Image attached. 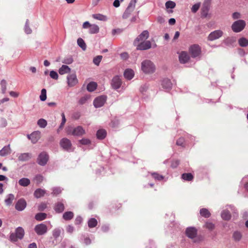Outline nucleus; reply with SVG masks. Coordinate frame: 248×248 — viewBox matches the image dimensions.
I'll list each match as a JSON object with an SVG mask.
<instances>
[{"label":"nucleus","mask_w":248,"mask_h":248,"mask_svg":"<svg viewBox=\"0 0 248 248\" xmlns=\"http://www.w3.org/2000/svg\"><path fill=\"white\" fill-rule=\"evenodd\" d=\"M66 232L69 233H72L74 231V228L73 226L69 225L66 227Z\"/></svg>","instance_id":"nucleus-64"},{"label":"nucleus","mask_w":248,"mask_h":248,"mask_svg":"<svg viewBox=\"0 0 248 248\" xmlns=\"http://www.w3.org/2000/svg\"><path fill=\"white\" fill-rule=\"evenodd\" d=\"M99 31V27L95 24H93L90 26L89 31L91 34H94L98 32Z\"/></svg>","instance_id":"nucleus-31"},{"label":"nucleus","mask_w":248,"mask_h":248,"mask_svg":"<svg viewBox=\"0 0 248 248\" xmlns=\"http://www.w3.org/2000/svg\"><path fill=\"white\" fill-rule=\"evenodd\" d=\"M242 233L239 231H235L232 234V238L236 242H239L242 238Z\"/></svg>","instance_id":"nucleus-19"},{"label":"nucleus","mask_w":248,"mask_h":248,"mask_svg":"<svg viewBox=\"0 0 248 248\" xmlns=\"http://www.w3.org/2000/svg\"><path fill=\"white\" fill-rule=\"evenodd\" d=\"M205 226L206 228H207L208 229H209L210 230H212L215 228L214 224L211 222L206 223Z\"/></svg>","instance_id":"nucleus-58"},{"label":"nucleus","mask_w":248,"mask_h":248,"mask_svg":"<svg viewBox=\"0 0 248 248\" xmlns=\"http://www.w3.org/2000/svg\"><path fill=\"white\" fill-rule=\"evenodd\" d=\"M67 133L68 135H72L75 136H81L85 133V131L81 126H78L76 127L70 126L67 129Z\"/></svg>","instance_id":"nucleus-3"},{"label":"nucleus","mask_w":248,"mask_h":248,"mask_svg":"<svg viewBox=\"0 0 248 248\" xmlns=\"http://www.w3.org/2000/svg\"><path fill=\"white\" fill-rule=\"evenodd\" d=\"M67 84L69 87H73L76 85L78 82L76 74H72L67 77Z\"/></svg>","instance_id":"nucleus-13"},{"label":"nucleus","mask_w":248,"mask_h":248,"mask_svg":"<svg viewBox=\"0 0 248 248\" xmlns=\"http://www.w3.org/2000/svg\"><path fill=\"white\" fill-rule=\"evenodd\" d=\"M236 41L234 37H228L223 41L224 43L227 46H230L232 45Z\"/></svg>","instance_id":"nucleus-37"},{"label":"nucleus","mask_w":248,"mask_h":248,"mask_svg":"<svg viewBox=\"0 0 248 248\" xmlns=\"http://www.w3.org/2000/svg\"><path fill=\"white\" fill-rule=\"evenodd\" d=\"M25 232L24 229L21 227H17L15 231V233H11L10 235V240L16 242L18 239H22L24 236Z\"/></svg>","instance_id":"nucleus-2"},{"label":"nucleus","mask_w":248,"mask_h":248,"mask_svg":"<svg viewBox=\"0 0 248 248\" xmlns=\"http://www.w3.org/2000/svg\"><path fill=\"white\" fill-rule=\"evenodd\" d=\"M54 209L56 212L61 213L64 210V205L61 202H58L56 204Z\"/></svg>","instance_id":"nucleus-34"},{"label":"nucleus","mask_w":248,"mask_h":248,"mask_svg":"<svg viewBox=\"0 0 248 248\" xmlns=\"http://www.w3.org/2000/svg\"><path fill=\"white\" fill-rule=\"evenodd\" d=\"M133 10L128 6L123 15V18L124 19L128 18Z\"/></svg>","instance_id":"nucleus-43"},{"label":"nucleus","mask_w":248,"mask_h":248,"mask_svg":"<svg viewBox=\"0 0 248 248\" xmlns=\"http://www.w3.org/2000/svg\"><path fill=\"white\" fill-rule=\"evenodd\" d=\"M155 64L151 60H145L141 62V70L145 74H152L155 72Z\"/></svg>","instance_id":"nucleus-1"},{"label":"nucleus","mask_w":248,"mask_h":248,"mask_svg":"<svg viewBox=\"0 0 248 248\" xmlns=\"http://www.w3.org/2000/svg\"><path fill=\"white\" fill-rule=\"evenodd\" d=\"M11 153L10 145L5 146L0 150V156H4Z\"/></svg>","instance_id":"nucleus-23"},{"label":"nucleus","mask_w":248,"mask_h":248,"mask_svg":"<svg viewBox=\"0 0 248 248\" xmlns=\"http://www.w3.org/2000/svg\"><path fill=\"white\" fill-rule=\"evenodd\" d=\"M134 45L136 46L137 50H144L151 47V43L150 41H142L140 42H134Z\"/></svg>","instance_id":"nucleus-5"},{"label":"nucleus","mask_w":248,"mask_h":248,"mask_svg":"<svg viewBox=\"0 0 248 248\" xmlns=\"http://www.w3.org/2000/svg\"><path fill=\"white\" fill-rule=\"evenodd\" d=\"M61 233V230L60 228H56L53 230L52 234L53 237L57 239L58 238Z\"/></svg>","instance_id":"nucleus-46"},{"label":"nucleus","mask_w":248,"mask_h":248,"mask_svg":"<svg viewBox=\"0 0 248 248\" xmlns=\"http://www.w3.org/2000/svg\"><path fill=\"white\" fill-rule=\"evenodd\" d=\"M107 135L106 131L104 129L98 130L96 133V136L98 139L102 140L104 139Z\"/></svg>","instance_id":"nucleus-27"},{"label":"nucleus","mask_w":248,"mask_h":248,"mask_svg":"<svg viewBox=\"0 0 248 248\" xmlns=\"http://www.w3.org/2000/svg\"><path fill=\"white\" fill-rule=\"evenodd\" d=\"M47 207L46 204L45 203H41L38 206V210L40 211H44Z\"/></svg>","instance_id":"nucleus-62"},{"label":"nucleus","mask_w":248,"mask_h":248,"mask_svg":"<svg viewBox=\"0 0 248 248\" xmlns=\"http://www.w3.org/2000/svg\"><path fill=\"white\" fill-rule=\"evenodd\" d=\"M200 6V3H196L194 4L191 8V11L194 13H196L197 11L199 10Z\"/></svg>","instance_id":"nucleus-56"},{"label":"nucleus","mask_w":248,"mask_h":248,"mask_svg":"<svg viewBox=\"0 0 248 248\" xmlns=\"http://www.w3.org/2000/svg\"><path fill=\"white\" fill-rule=\"evenodd\" d=\"M34 179L36 182V183L39 184L43 182L44 177L41 175H37L35 177Z\"/></svg>","instance_id":"nucleus-53"},{"label":"nucleus","mask_w":248,"mask_h":248,"mask_svg":"<svg viewBox=\"0 0 248 248\" xmlns=\"http://www.w3.org/2000/svg\"><path fill=\"white\" fill-rule=\"evenodd\" d=\"M7 82L5 79H2L0 81V87H1V93L2 94H5L7 90Z\"/></svg>","instance_id":"nucleus-38"},{"label":"nucleus","mask_w":248,"mask_h":248,"mask_svg":"<svg viewBox=\"0 0 248 248\" xmlns=\"http://www.w3.org/2000/svg\"><path fill=\"white\" fill-rule=\"evenodd\" d=\"M7 125V121L4 117L0 118V127H5Z\"/></svg>","instance_id":"nucleus-50"},{"label":"nucleus","mask_w":248,"mask_h":248,"mask_svg":"<svg viewBox=\"0 0 248 248\" xmlns=\"http://www.w3.org/2000/svg\"><path fill=\"white\" fill-rule=\"evenodd\" d=\"M238 43L242 47H246L248 46V40L246 38L242 37L239 39Z\"/></svg>","instance_id":"nucleus-40"},{"label":"nucleus","mask_w":248,"mask_h":248,"mask_svg":"<svg viewBox=\"0 0 248 248\" xmlns=\"http://www.w3.org/2000/svg\"><path fill=\"white\" fill-rule=\"evenodd\" d=\"M149 37V32L147 31H143L135 40L134 42L145 41Z\"/></svg>","instance_id":"nucleus-17"},{"label":"nucleus","mask_w":248,"mask_h":248,"mask_svg":"<svg viewBox=\"0 0 248 248\" xmlns=\"http://www.w3.org/2000/svg\"><path fill=\"white\" fill-rule=\"evenodd\" d=\"M52 194L54 195H57L61 193L62 189L60 187H54L52 189Z\"/></svg>","instance_id":"nucleus-55"},{"label":"nucleus","mask_w":248,"mask_h":248,"mask_svg":"<svg viewBox=\"0 0 248 248\" xmlns=\"http://www.w3.org/2000/svg\"><path fill=\"white\" fill-rule=\"evenodd\" d=\"M209 11V8L208 7H203L202 9V16L203 17H206L208 16V13Z\"/></svg>","instance_id":"nucleus-48"},{"label":"nucleus","mask_w":248,"mask_h":248,"mask_svg":"<svg viewBox=\"0 0 248 248\" xmlns=\"http://www.w3.org/2000/svg\"><path fill=\"white\" fill-rule=\"evenodd\" d=\"M95 19L100 21H107V17L106 16L100 14H95L92 16Z\"/></svg>","instance_id":"nucleus-30"},{"label":"nucleus","mask_w":248,"mask_h":248,"mask_svg":"<svg viewBox=\"0 0 248 248\" xmlns=\"http://www.w3.org/2000/svg\"><path fill=\"white\" fill-rule=\"evenodd\" d=\"M50 77L53 78V79H57L58 78V75L57 74V73L54 71H51L50 72Z\"/></svg>","instance_id":"nucleus-57"},{"label":"nucleus","mask_w":248,"mask_h":248,"mask_svg":"<svg viewBox=\"0 0 248 248\" xmlns=\"http://www.w3.org/2000/svg\"><path fill=\"white\" fill-rule=\"evenodd\" d=\"M27 203L25 200L21 199L19 200L16 204V209L18 211H22L26 207Z\"/></svg>","instance_id":"nucleus-16"},{"label":"nucleus","mask_w":248,"mask_h":248,"mask_svg":"<svg viewBox=\"0 0 248 248\" xmlns=\"http://www.w3.org/2000/svg\"><path fill=\"white\" fill-rule=\"evenodd\" d=\"M39 97L42 101H45L46 99V91L45 89H43L41 90Z\"/></svg>","instance_id":"nucleus-47"},{"label":"nucleus","mask_w":248,"mask_h":248,"mask_svg":"<svg viewBox=\"0 0 248 248\" xmlns=\"http://www.w3.org/2000/svg\"><path fill=\"white\" fill-rule=\"evenodd\" d=\"M179 59L181 63H185L189 60V56L186 52L183 51L180 54Z\"/></svg>","instance_id":"nucleus-18"},{"label":"nucleus","mask_w":248,"mask_h":248,"mask_svg":"<svg viewBox=\"0 0 248 248\" xmlns=\"http://www.w3.org/2000/svg\"><path fill=\"white\" fill-rule=\"evenodd\" d=\"M189 50L191 56L193 58H196L199 56L201 53L200 47L197 45H193L191 46L190 47Z\"/></svg>","instance_id":"nucleus-10"},{"label":"nucleus","mask_w":248,"mask_h":248,"mask_svg":"<svg viewBox=\"0 0 248 248\" xmlns=\"http://www.w3.org/2000/svg\"><path fill=\"white\" fill-rule=\"evenodd\" d=\"M97 87V84L95 82H90L87 86V89L89 92H93L94 91Z\"/></svg>","instance_id":"nucleus-32"},{"label":"nucleus","mask_w":248,"mask_h":248,"mask_svg":"<svg viewBox=\"0 0 248 248\" xmlns=\"http://www.w3.org/2000/svg\"><path fill=\"white\" fill-rule=\"evenodd\" d=\"M152 177L156 181H161L164 179V176L156 172L151 173Z\"/></svg>","instance_id":"nucleus-45"},{"label":"nucleus","mask_w":248,"mask_h":248,"mask_svg":"<svg viewBox=\"0 0 248 248\" xmlns=\"http://www.w3.org/2000/svg\"><path fill=\"white\" fill-rule=\"evenodd\" d=\"M25 31L27 34H30L31 33L32 31L29 26V20L27 19L26 24L25 25Z\"/></svg>","instance_id":"nucleus-51"},{"label":"nucleus","mask_w":248,"mask_h":248,"mask_svg":"<svg viewBox=\"0 0 248 248\" xmlns=\"http://www.w3.org/2000/svg\"><path fill=\"white\" fill-rule=\"evenodd\" d=\"M48 160V155L46 153L43 152L39 154L37 158V163L41 166H45Z\"/></svg>","instance_id":"nucleus-6"},{"label":"nucleus","mask_w":248,"mask_h":248,"mask_svg":"<svg viewBox=\"0 0 248 248\" xmlns=\"http://www.w3.org/2000/svg\"><path fill=\"white\" fill-rule=\"evenodd\" d=\"M14 199V195L12 194H9L6 196L5 199V203L7 205H10L12 204Z\"/></svg>","instance_id":"nucleus-28"},{"label":"nucleus","mask_w":248,"mask_h":248,"mask_svg":"<svg viewBox=\"0 0 248 248\" xmlns=\"http://www.w3.org/2000/svg\"><path fill=\"white\" fill-rule=\"evenodd\" d=\"M29 139L31 140L33 143H36L41 137V132L39 131H36L30 135L27 136Z\"/></svg>","instance_id":"nucleus-12"},{"label":"nucleus","mask_w":248,"mask_h":248,"mask_svg":"<svg viewBox=\"0 0 248 248\" xmlns=\"http://www.w3.org/2000/svg\"><path fill=\"white\" fill-rule=\"evenodd\" d=\"M137 0H131L128 5V7L131 8L132 10H134Z\"/></svg>","instance_id":"nucleus-60"},{"label":"nucleus","mask_w":248,"mask_h":248,"mask_svg":"<svg viewBox=\"0 0 248 248\" xmlns=\"http://www.w3.org/2000/svg\"><path fill=\"white\" fill-rule=\"evenodd\" d=\"M47 122L44 119H40L37 121L38 125L41 128H45L47 125Z\"/></svg>","instance_id":"nucleus-44"},{"label":"nucleus","mask_w":248,"mask_h":248,"mask_svg":"<svg viewBox=\"0 0 248 248\" xmlns=\"http://www.w3.org/2000/svg\"><path fill=\"white\" fill-rule=\"evenodd\" d=\"M197 232L196 228L192 227L187 228L186 231L187 236L191 239H193L196 237Z\"/></svg>","instance_id":"nucleus-15"},{"label":"nucleus","mask_w":248,"mask_h":248,"mask_svg":"<svg viewBox=\"0 0 248 248\" xmlns=\"http://www.w3.org/2000/svg\"><path fill=\"white\" fill-rule=\"evenodd\" d=\"M46 193V191L41 188L37 189L34 193V195L36 198H39L43 196Z\"/></svg>","instance_id":"nucleus-26"},{"label":"nucleus","mask_w":248,"mask_h":248,"mask_svg":"<svg viewBox=\"0 0 248 248\" xmlns=\"http://www.w3.org/2000/svg\"><path fill=\"white\" fill-rule=\"evenodd\" d=\"M172 85L171 81L168 78L164 79L162 81V87L165 89H170L171 88Z\"/></svg>","instance_id":"nucleus-22"},{"label":"nucleus","mask_w":248,"mask_h":248,"mask_svg":"<svg viewBox=\"0 0 248 248\" xmlns=\"http://www.w3.org/2000/svg\"><path fill=\"white\" fill-rule=\"evenodd\" d=\"M221 217L224 220H229L231 218V214L228 210H224L222 211L221 214Z\"/></svg>","instance_id":"nucleus-29"},{"label":"nucleus","mask_w":248,"mask_h":248,"mask_svg":"<svg viewBox=\"0 0 248 248\" xmlns=\"http://www.w3.org/2000/svg\"><path fill=\"white\" fill-rule=\"evenodd\" d=\"M60 145L63 149L70 151L71 149L72 144L70 140L67 138H63L60 141Z\"/></svg>","instance_id":"nucleus-11"},{"label":"nucleus","mask_w":248,"mask_h":248,"mask_svg":"<svg viewBox=\"0 0 248 248\" xmlns=\"http://www.w3.org/2000/svg\"><path fill=\"white\" fill-rule=\"evenodd\" d=\"M74 217V214L72 212L68 211L65 212L62 216L63 218L65 220H71Z\"/></svg>","instance_id":"nucleus-33"},{"label":"nucleus","mask_w":248,"mask_h":248,"mask_svg":"<svg viewBox=\"0 0 248 248\" xmlns=\"http://www.w3.org/2000/svg\"><path fill=\"white\" fill-rule=\"evenodd\" d=\"M122 85V81L118 76L114 77L111 81V86L114 89H119Z\"/></svg>","instance_id":"nucleus-14"},{"label":"nucleus","mask_w":248,"mask_h":248,"mask_svg":"<svg viewBox=\"0 0 248 248\" xmlns=\"http://www.w3.org/2000/svg\"><path fill=\"white\" fill-rule=\"evenodd\" d=\"M71 69L69 66L66 65H62L59 70V73L60 75H63L66 73H68L70 72Z\"/></svg>","instance_id":"nucleus-25"},{"label":"nucleus","mask_w":248,"mask_h":248,"mask_svg":"<svg viewBox=\"0 0 248 248\" xmlns=\"http://www.w3.org/2000/svg\"><path fill=\"white\" fill-rule=\"evenodd\" d=\"M223 35V31L220 30H216L211 32L208 36L209 41H214L221 37Z\"/></svg>","instance_id":"nucleus-9"},{"label":"nucleus","mask_w":248,"mask_h":248,"mask_svg":"<svg viewBox=\"0 0 248 248\" xmlns=\"http://www.w3.org/2000/svg\"><path fill=\"white\" fill-rule=\"evenodd\" d=\"M31 157V155L29 153H25L19 154L18 159L20 161H26L29 160Z\"/></svg>","instance_id":"nucleus-20"},{"label":"nucleus","mask_w":248,"mask_h":248,"mask_svg":"<svg viewBox=\"0 0 248 248\" xmlns=\"http://www.w3.org/2000/svg\"><path fill=\"white\" fill-rule=\"evenodd\" d=\"M73 62V58L72 57H70L65 58L62 61V62L63 63H65L67 64H70L72 63Z\"/></svg>","instance_id":"nucleus-54"},{"label":"nucleus","mask_w":248,"mask_h":248,"mask_svg":"<svg viewBox=\"0 0 248 248\" xmlns=\"http://www.w3.org/2000/svg\"><path fill=\"white\" fill-rule=\"evenodd\" d=\"M102 56H97L93 59V63L96 65H98L102 60Z\"/></svg>","instance_id":"nucleus-52"},{"label":"nucleus","mask_w":248,"mask_h":248,"mask_svg":"<svg viewBox=\"0 0 248 248\" xmlns=\"http://www.w3.org/2000/svg\"><path fill=\"white\" fill-rule=\"evenodd\" d=\"M181 178L184 180L190 181L193 179V176L190 173H184L182 175Z\"/></svg>","instance_id":"nucleus-41"},{"label":"nucleus","mask_w":248,"mask_h":248,"mask_svg":"<svg viewBox=\"0 0 248 248\" xmlns=\"http://www.w3.org/2000/svg\"><path fill=\"white\" fill-rule=\"evenodd\" d=\"M200 214L202 216L205 217H209L211 214L209 211L206 208H202L200 210Z\"/></svg>","instance_id":"nucleus-42"},{"label":"nucleus","mask_w":248,"mask_h":248,"mask_svg":"<svg viewBox=\"0 0 248 248\" xmlns=\"http://www.w3.org/2000/svg\"><path fill=\"white\" fill-rule=\"evenodd\" d=\"M81 144L83 145H88L90 143V140L87 139H83L79 140Z\"/></svg>","instance_id":"nucleus-63"},{"label":"nucleus","mask_w":248,"mask_h":248,"mask_svg":"<svg viewBox=\"0 0 248 248\" xmlns=\"http://www.w3.org/2000/svg\"><path fill=\"white\" fill-rule=\"evenodd\" d=\"M18 183L20 186L26 187L30 184L31 181L30 179L27 178H22L19 180Z\"/></svg>","instance_id":"nucleus-24"},{"label":"nucleus","mask_w":248,"mask_h":248,"mask_svg":"<svg viewBox=\"0 0 248 248\" xmlns=\"http://www.w3.org/2000/svg\"><path fill=\"white\" fill-rule=\"evenodd\" d=\"M124 75L125 78L128 80H130L134 77V71L131 69H127L124 71Z\"/></svg>","instance_id":"nucleus-21"},{"label":"nucleus","mask_w":248,"mask_h":248,"mask_svg":"<svg viewBox=\"0 0 248 248\" xmlns=\"http://www.w3.org/2000/svg\"><path fill=\"white\" fill-rule=\"evenodd\" d=\"M46 214L44 213H37L35 216V218L38 221H42L45 219L46 217Z\"/></svg>","instance_id":"nucleus-35"},{"label":"nucleus","mask_w":248,"mask_h":248,"mask_svg":"<svg viewBox=\"0 0 248 248\" xmlns=\"http://www.w3.org/2000/svg\"><path fill=\"white\" fill-rule=\"evenodd\" d=\"M77 44L78 46L82 48L83 50L86 49V45L84 41L81 38H79L77 40Z\"/></svg>","instance_id":"nucleus-36"},{"label":"nucleus","mask_w":248,"mask_h":248,"mask_svg":"<svg viewBox=\"0 0 248 248\" xmlns=\"http://www.w3.org/2000/svg\"><path fill=\"white\" fill-rule=\"evenodd\" d=\"M106 99L107 97L104 95H101L96 97L93 101L94 106L96 108L101 107L106 102Z\"/></svg>","instance_id":"nucleus-8"},{"label":"nucleus","mask_w":248,"mask_h":248,"mask_svg":"<svg viewBox=\"0 0 248 248\" xmlns=\"http://www.w3.org/2000/svg\"><path fill=\"white\" fill-rule=\"evenodd\" d=\"M175 3L172 1H168L165 3L166 7L168 8L173 9L175 7Z\"/></svg>","instance_id":"nucleus-49"},{"label":"nucleus","mask_w":248,"mask_h":248,"mask_svg":"<svg viewBox=\"0 0 248 248\" xmlns=\"http://www.w3.org/2000/svg\"><path fill=\"white\" fill-rule=\"evenodd\" d=\"M245 26V21L240 19L233 22L232 25V29L234 32H239L244 29Z\"/></svg>","instance_id":"nucleus-4"},{"label":"nucleus","mask_w":248,"mask_h":248,"mask_svg":"<svg viewBox=\"0 0 248 248\" xmlns=\"http://www.w3.org/2000/svg\"><path fill=\"white\" fill-rule=\"evenodd\" d=\"M97 224V221L94 218H91L88 221V227L90 228L95 227Z\"/></svg>","instance_id":"nucleus-39"},{"label":"nucleus","mask_w":248,"mask_h":248,"mask_svg":"<svg viewBox=\"0 0 248 248\" xmlns=\"http://www.w3.org/2000/svg\"><path fill=\"white\" fill-rule=\"evenodd\" d=\"M61 115H62V122L60 124V128H62L66 122V118H65V115H64V113H62Z\"/></svg>","instance_id":"nucleus-59"},{"label":"nucleus","mask_w":248,"mask_h":248,"mask_svg":"<svg viewBox=\"0 0 248 248\" xmlns=\"http://www.w3.org/2000/svg\"><path fill=\"white\" fill-rule=\"evenodd\" d=\"M120 57L123 60H126L129 58V55L127 52H123L120 54Z\"/></svg>","instance_id":"nucleus-61"},{"label":"nucleus","mask_w":248,"mask_h":248,"mask_svg":"<svg viewBox=\"0 0 248 248\" xmlns=\"http://www.w3.org/2000/svg\"><path fill=\"white\" fill-rule=\"evenodd\" d=\"M34 231L39 235L45 234L47 231V227L46 225L41 223L35 226Z\"/></svg>","instance_id":"nucleus-7"}]
</instances>
